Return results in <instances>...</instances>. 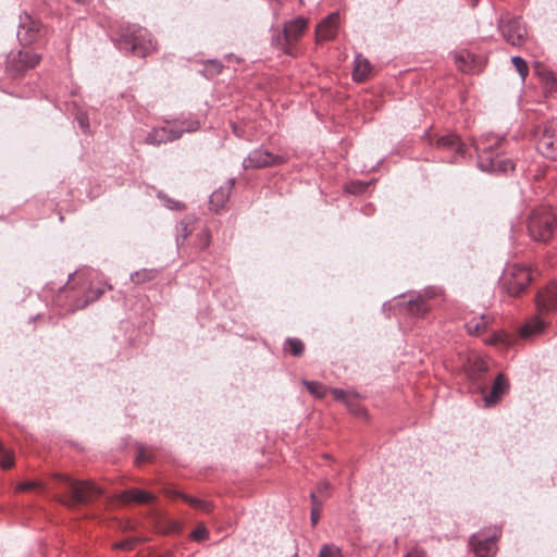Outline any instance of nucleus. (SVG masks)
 <instances>
[{
  "instance_id": "1",
  "label": "nucleus",
  "mask_w": 557,
  "mask_h": 557,
  "mask_svg": "<svg viewBox=\"0 0 557 557\" xmlns=\"http://www.w3.org/2000/svg\"><path fill=\"white\" fill-rule=\"evenodd\" d=\"M54 478L67 490L66 495L58 496V500L70 508L87 504L102 494V490L89 481H77L65 474H55Z\"/></svg>"
},
{
  "instance_id": "2",
  "label": "nucleus",
  "mask_w": 557,
  "mask_h": 557,
  "mask_svg": "<svg viewBox=\"0 0 557 557\" xmlns=\"http://www.w3.org/2000/svg\"><path fill=\"white\" fill-rule=\"evenodd\" d=\"M115 46L121 51L132 52L138 57H145L156 49L147 29L134 25L122 28L115 40Z\"/></svg>"
},
{
  "instance_id": "3",
  "label": "nucleus",
  "mask_w": 557,
  "mask_h": 557,
  "mask_svg": "<svg viewBox=\"0 0 557 557\" xmlns=\"http://www.w3.org/2000/svg\"><path fill=\"white\" fill-rule=\"evenodd\" d=\"M556 226L557 216L547 207L534 209L528 218V233L535 242L547 243L553 237Z\"/></svg>"
},
{
  "instance_id": "4",
  "label": "nucleus",
  "mask_w": 557,
  "mask_h": 557,
  "mask_svg": "<svg viewBox=\"0 0 557 557\" xmlns=\"http://www.w3.org/2000/svg\"><path fill=\"white\" fill-rule=\"evenodd\" d=\"M531 281L532 274L530 269L517 263L508 265L500 277L502 286L509 296L520 295L525 290Z\"/></svg>"
},
{
  "instance_id": "5",
  "label": "nucleus",
  "mask_w": 557,
  "mask_h": 557,
  "mask_svg": "<svg viewBox=\"0 0 557 557\" xmlns=\"http://www.w3.org/2000/svg\"><path fill=\"white\" fill-rule=\"evenodd\" d=\"M498 30L507 44L513 47H521L528 38V30L522 17L503 14L497 23Z\"/></svg>"
},
{
  "instance_id": "6",
  "label": "nucleus",
  "mask_w": 557,
  "mask_h": 557,
  "mask_svg": "<svg viewBox=\"0 0 557 557\" xmlns=\"http://www.w3.org/2000/svg\"><path fill=\"white\" fill-rule=\"evenodd\" d=\"M308 26L307 18L297 17L285 24L283 29V36L277 37L276 45L288 55L296 54L295 44L305 33Z\"/></svg>"
},
{
  "instance_id": "7",
  "label": "nucleus",
  "mask_w": 557,
  "mask_h": 557,
  "mask_svg": "<svg viewBox=\"0 0 557 557\" xmlns=\"http://www.w3.org/2000/svg\"><path fill=\"white\" fill-rule=\"evenodd\" d=\"M185 127L161 126L154 127L146 136L145 143L148 145L159 146L168 141L178 139L184 132H195L199 128L196 121L185 122Z\"/></svg>"
},
{
  "instance_id": "8",
  "label": "nucleus",
  "mask_w": 557,
  "mask_h": 557,
  "mask_svg": "<svg viewBox=\"0 0 557 557\" xmlns=\"http://www.w3.org/2000/svg\"><path fill=\"white\" fill-rule=\"evenodd\" d=\"M47 34V28L41 24V22L28 13H23L20 15V23L17 27V39L24 45H32L38 41Z\"/></svg>"
},
{
  "instance_id": "9",
  "label": "nucleus",
  "mask_w": 557,
  "mask_h": 557,
  "mask_svg": "<svg viewBox=\"0 0 557 557\" xmlns=\"http://www.w3.org/2000/svg\"><path fill=\"white\" fill-rule=\"evenodd\" d=\"M41 57L32 50L11 52L7 60V70L13 76H20L29 69L35 67Z\"/></svg>"
},
{
  "instance_id": "10",
  "label": "nucleus",
  "mask_w": 557,
  "mask_h": 557,
  "mask_svg": "<svg viewBox=\"0 0 557 557\" xmlns=\"http://www.w3.org/2000/svg\"><path fill=\"white\" fill-rule=\"evenodd\" d=\"M281 154L271 152L269 149L259 147L253 149L243 161L244 170H256L269 166H276L285 162Z\"/></svg>"
},
{
  "instance_id": "11",
  "label": "nucleus",
  "mask_w": 557,
  "mask_h": 557,
  "mask_svg": "<svg viewBox=\"0 0 557 557\" xmlns=\"http://www.w3.org/2000/svg\"><path fill=\"white\" fill-rule=\"evenodd\" d=\"M500 531L495 529L491 534L476 533L471 536L470 545L476 557H494L497 552L496 541Z\"/></svg>"
},
{
  "instance_id": "12",
  "label": "nucleus",
  "mask_w": 557,
  "mask_h": 557,
  "mask_svg": "<svg viewBox=\"0 0 557 557\" xmlns=\"http://www.w3.org/2000/svg\"><path fill=\"white\" fill-rule=\"evenodd\" d=\"M480 169L485 172H500L507 173L515 169L513 162L500 156V152L496 153L494 158L486 154L480 156Z\"/></svg>"
},
{
  "instance_id": "13",
  "label": "nucleus",
  "mask_w": 557,
  "mask_h": 557,
  "mask_svg": "<svg viewBox=\"0 0 557 557\" xmlns=\"http://www.w3.org/2000/svg\"><path fill=\"white\" fill-rule=\"evenodd\" d=\"M537 148L546 158H557V126L550 125L544 128Z\"/></svg>"
},
{
  "instance_id": "14",
  "label": "nucleus",
  "mask_w": 557,
  "mask_h": 557,
  "mask_svg": "<svg viewBox=\"0 0 557 557\" xmlns=\"http://www.w3.org/2000/svg\"><path fill=\"white\" fill-rule=\"evenodd\" d=\"M503 141L504 139L502 137L494 134H488L480 138V140L475 143L478 162L480 163L481 154H486L491 158H494V156L499 152V148Z\"/></svg>"
},
{
  "instance_id": "15",
  "label": "nucleus",
  "mask_w": 557,
  "mask_h": 557,
  "mask_svg": "<svg viewBox=\"0 0 557 557\" xmlns=\"http://www.w3.org/2000/svg\"><path fill=\"white\" fill-rule=\"evenodd\" d=\"M339 14L332 13L325 17L315 28L317 41L331 40L336 36Z\"/></svg>"
},
{
  "instance_id": "16",
  "label": "nucleus",
  "mask_w": 557,
  "mask_h": 557,
  "mask_svg": "<svg viewBox=\"0 0 557 557\" xmlns=\"http://www.w3.org/2000/svg\"><path fill=\"white\" fill-rule=\"evenodd\" d=\"M436 147L443 150L455 151L456 154L449 160L450 163L456 162L458 156H465L467 151L466 145L455 134H447L441 136L436 140Z\"/></svg>"
},
{
  "instance_id": "17",
  "label": "nucleus",
  "mask_w": 557,
  "mask_h": 557,
  "mask_svg": "<svg viewBox=\"0 0 557 557\" xmlns=\"http://www.w3.org/2000/svg\"><path fill=\"white\" fill-rule=\"evenodd\" d=\"M536 307L540 312H548L557 308V286H549L539 290Z\"/></svg>"
},
{
  "instance_id": "18",
  "label": "nucleus",
  "mask_w": 557,
  "mask_h": 557,
  "mask_svg": "<svg viewBox=\"0 0 557 557\" xmlns=\"http://www.w3.org/2000/svg\"><path fill=\"white\" fill-rule=\"evenodd\" d=\"M508 388V382L506 381L504 374L499 373L493 383L490 394H487L484 397L485 406L491 407L497 404L500 400V398L507 393Z\"/></svg>"
},
{
  "instance_id": "19",
  "label": "nucleus",
  "mask_w": 557,
  "mask_h": 557,
  "mask_svg": "<svg viewBox=\"0 0 557 557\" xmlns=\"http://www.w3.org/2000/svg\"><path fill=\"white\" fill-rule=\"evenodd\" d=\"M235 184V180L231 178L227 181L225 186L215 189L210 196V207L212 210L218 212L222 209L230 198L231 190Z\"/></svg>"
},
{
  "instance_id": "20",
  "label": "nucleus",
  "mask_w": 557,
  "mask_h": 557,
  "mask_svg": "<svg viewBox=\"0 0 557 557\" xmlns=\"http://www.w3.org/2000/svg\"><path fill=\"white\" fill-rule=\"evenodd\" d=\"M371 72V64L362 54H357L355 58V67L352 77L356 82H363L368 78Z\"/></svg>"
},
{
  "instance_id": "21",
  "label": "nucleus",
  "mask_w": 557,
  "mask_h": 557,
  "mask_svg": "<svg viewBox=\"0 0 557 557\" xmlns=\"http://www.w3.org/2000/svg\"><path fill=\"white\" fill-rule=\"evenodd\" d=\"M122 498L124 502L148 504L154 499V496L144 490L131 488L123 493Z\"/></svg>"
},
{
  "instance_id": "22",
  "label": "nucleus",
  "mask_w": 557,
  "mask_h": 557,
  "mask_svg": "<svg viewBox=\"0 0 557 557\" xmlns=\"http://www.w3.org/2000/svg\"><path fill=\"white\" fill-rule=\"evenodd\" d=\"M545 324L539 317H532L520 327V336L523 338H529L535 334L542 333Z\"/></svg>"
},
{
  "instance_id": "23",
  "label": "nucleus",
  "mask_w": 557,
  "mask_h": 557,
  "mask_svg": "<svg viewBox=\"0 0 557 557\" xmlns=\"http://www.w3.org/2000/svg\"><path fill=\"white\" fill-rule=\"evenodd\" d=\"M488 318L482 314L480 318H473L466 323V329L469 334L478 335L487 330Z\"/></svg>"
},
{
  "instance_id": "24",
  "label": "nucleus",
  "mask_w": 557,
  "mask_h": 557,
  "mask_svg": "<svg viewBox=\"0 0 557 557\" xmlns=\"http://www.w3.org/2000/svg\"><path fill=\"white\" fill-rule=\"evenodd\" d=\"M408 305L410 312L417 317H424L430 309L424 299L422 298V296L420 295L414 299H410L408 301Z\"/></svg>"
},
{
  "instance_id": "25",
  "label": "nucleus",
  "mask_w": 557,
  "mask_h": 557,
  "mask_svg": "<svg viewBox=\"0 0 557 557\" xmlns=\"http://www.w3.org/2000/svg\"><path fill=\"white\" fill-rule=\"evenodd\" d=\"M331 393L335 399L344 401L349 407V409L354 411L356 414L364 413L362 409L355 408V405L352 404L348 392L341 388H332Z\"/></svg>"
},
{
  "instance_id": "26",
  "label": "nucleus",
  "mask_w": 557,
  "mask_h": 557,
  "mask_svg": "<svg viewBox=\"0 0 557 557\" xmlns=\"http://www.w3.org/2000/svg\"><path fill=\"white\" fill-rule=\"evenodd\" d=\"M158 271L154 269H141L131 275V280L135 284H143L145 282L152 281L157 277Z\"/></svg>"
},
{
  "instance_id": "27",
  "label": "nucleus",
  "mask_w": 557,
  "mask_h": 557,
  "mask_svg": "<svg viewBox=\"0 0 557 557\" xmlns=\"http://www.w3.org/2000/svg\"><path fill=\"white\" fill-rule=\"evenodd\" d=\"M302 384L315 398H324L327 393V387L320 382L304 380Z\"/></svg>"
},
{
  "instance_id": "28",
  "label": "nucleus",
  "mask_w": 557,
  "mask_h": 557,
  "mask_svg": "<svg viewBox=\"0 0 557 557\" xmlns=\"http://www.w3.org/2000/svg\"><path fill=\"white\" fill-rule=\"evenodd\" d=\"M511 63L521 77V81L524 82L529 74V67L525 60L519 55H516L511 58Z\"/></svg>"
},
{
  "instance_id": "29",
  "label": "nucleus",
  "mask_w": 557,
  "mask_h": 557,
  "mask_svg": "<svg viewBox=\"0 0 557 557\" xmlns=\"http://www.w3.org/2000/svg\"><path fill=\"white\" fill-rule=\"evenodd\" d=\"M285 349H288L293 356H300L305 346L298 338H287L285 342Z\"/></svg>"
},
{
  "instance_id": "30",
  "label": "nucleus",
  "mask_w": 557,
  "mask_h": 557,
  "mask_svg": "<svg viewBox=\"0 0 557 557\" xmlns=\"http://www.w3.org/2000/svg\"><path fill=\"white\" fill-rule=\"evenodd\" d=\"M470 58L469 53H457L455 54V62L457 67L466 73H469L472 71V65L468 62V59Z\"/></svg>"
},
{
  "instance_id": "31",
  "label": "nucleus",
  "mask_w": 557,
  "mask_h": 557,
  "mask_svg": "<svg viewBox=\"0 0 557 557\" xmlns=\"http://www.w3.org/2000/svg\"><path fill=\"white\" fill-rule=\"evenodd\" d=\"M318 557H342V550L333 544H325L321 547Z\"/></svg>"
},
{
  "instance_id": "32",
  "label": "nucleus",
  "mask_w": 557,
  "mask_h": 557,
  "mask_svg": "<svg viewBox=\"0 0 557 557\" xmlns=\"http://www.w3.org/2000/svg\"><path fill=\"white\" fill-rule=\"evenodd\" d=\"M76 121L79 125V127L83 129V132L87 133L89 132V117H88V114L86 112H78L76 114Z\"/></svg>"
},
{
  "instance_id": "33",
  "label": "nucleus",
  "mask_w": 557,
  "mask_h": 557,
  "mask_svg": "<svg viewBox=\"0 0 557 557\" xmlns=\"http://www.w3.org/2000/svg\"><path fill=\"white\" fill-rule=\"evenodd\" d=\"M198 248L203 250L210 245V234L208 231L203 230L198 235Z\"/></svg>"
},
{
  "instance_id": "34",
  "label": "nucleus",
  "mask_w": 557,
  "mask_h": 557,
  "mask_svg": "<svg viewBox=\"0 0 557 557\" xmlns=\"http://www.w3.org/2000/svg\"><path fill=\"white\" fill-rule=\"evenodd\" d=\"M137 537H128L126 540L115 543L114 547L119 549H132L137 543Z\"/></svg>"
},
{
  "instance_id": "35",
  "label": "nucleus",
  "mask_w": 557,
  "mask_h": 557,
  "mask_svg": "<svg viewBox=\"0 0 557 557\" xmlns=\"http://www.w3.org/2000/svg\"><path fill=\"white\" fill-rule=\"evenodd\" d=\"M208 536H209V532L203 525L198 527L191 533V537L195 541H203V540L208 539Z\"/></svg>"
},
{
  "instance_id": "36",
  "label": "nucleus",
  "mask_w": 557,
  "mask_h": 557,
  "mask_svg": "<svg viewBox=\"0 0 557 557\" xmlns=\"http://www.w3.org/2000/svg\"><path fill=\"white\" fill-rule=\"evenodd\" d=\"M137 462H143V461H149L151 460V455L148 453V450L140 446L138 447V454H137Z\"/></svg>"
},
{
  "instance_id": "37",
  "label": "nucleus",
  "mask_w": 557,
  "mask_h": 557,
  "mask_svg": "<svg viewBox=\"0 0 557 557\" xmlns=\"http://www.w3.org/2000/svg\"><path fill=\"white\" fill-rule=\"evenodd\" d=\"M310 499H311V503H312V509L321 510L322 505H323V498L322 497L319 498L318 494L315 492H311L310 493Z\"/></svg>"
},
{
  "instance_id": "38",
  "label": "nucleus",
  "mask_w": 557,
  "mask_h": 557,
  "mask_svg": "<svg viewBox=\"0 0 557 557\" xmlns=\"http://www.w3.org/2000/svg\"><path fill=\"white\" fill-rule=\"evenodd\" d=\"M310 499H311V503H312V509L321 510L322 505H323V498L322 497L319 498L318 494L315 492H311L310 493Z\"/></svg>"
},
{
  "instance_id": "39",
  "label": "nucleus",
  "mask_w": 557,
  "mask_h": 557,
  "mask_svg": "<svg viewBox=\"0 0 557 557\" xmlns=\"http://www.w3.org/2000/svg\"><path fill=\"white\" fill-rule=\"evenodd\" d=\"M103 293V290L101 289H98V290H90L89 294L87 295V299L85 300V302L79 307V308H84L85 306H87L89 302H92L94 300L98 299V297Z\"/></svg>"
},
{
  "instance_id": "40",
  "label": "nucleus",
  "mask_w": 557,
  "mask_h": 557,
  "mask_svg": "<svg viewBox=\"0 0 557 557\" xmlns=\"http://www.w3.org/2000/svg\"><path fill=\"white\" fill-rule=\"evenodd\" d=\"M330 490V484L326 481H322L319 483L317 487V494H319L322 498L327 496V492Z\"/></svg>"
},
{
  "instance_id": "41",
  "label": "nucleus",
  "mask_w": 557,
  "mask_h": 557,
  "mask_svg": "<svg viewBox=\"0 0 557 557\" xmlns=\"http://www.w3.org/2000/svg\"><path fill=\"white\" fill-rule=\"evenodd\" d=\"M37 486H39L38 482L28 481V482L21 483L18 485L17 490L18 491H29V490L36 488Z\"/></svg>"
},
{
  "instance_id": "42",
  "label": "nucleus",
  "mask_w": 557,
  "mask_h": 557,
  "mask_svg": "<svg viewBox=\"0 0 557 557\" xmlns=\"http://www.w3.org/2000/svg\"><path fill=\"white\" fill-rule=\"evenodd\" d=\"M404 557H425V552L419 547H413Z\"/></svg>"
},
{
  "instance_id": "43",
  "label": "nucleus",
  "mask_w": 557,
  "mask_h": 557,
  "mask_svg": "<svg viewBox=\"0 0 557 557\" xmlns=\"http://www.w3.org/2000/svg\"><path fill=\"white\" fill-rule=\"evenodd\" d=\"M182 498L188 503L190 506L195 507V508H198V505H200V500L199 498H196V497H191V496H188V495H185V494H182L181 495Z\"/></svg>"
},
{
  "instance_id": "44",
  "label": "nucleus",
  "mask_w": 557,
  "mask_h": 557,
  "mask_svg": "<svg viewBox=\"0 0 557 557\" xmlns=\"http://www.w3.org/2000/svg\"><path fill=\"white\" fill-rule=\"evenodd\" d=\"M12 466H13V458L10 455H5L0 461V467L3 469H9Z\"/></svg>"
},
{
  "instance_id": "45",
  "label": "nucleus",
  "mask_w": 557,
  "mask_h": 557,
  "mask_svg": "<svg viewBox=\"0 0 557 557\" xmlns=\"http://www.w3.org/2000/svg\"><path fill=\"white\" fill-rule=\"evenodd\" d=\"M205 512H210L213 509V504L208 500H200V505H198V508Z\"/></svg>"
},
{
  "instance_id": "46",
  "label": "nucleus",
  "mask_w": 557,
  "mask_h": 557,
  "mask_svg": "<svg viewBox=\"0 0 557 557\" xmlns=\"http://www.w3.org/2000/svg\"><path fill=\"white\" fill-rule=\"evenodd\" d=\"M320 517H321V510L311 508L310 520H311V523L313 527L318 524Z\"/></svg>"
},
{
  "instance_id": "47",
  "label": "nucleus",
  "mask_w": 557,
  "mask_h": 557,
  "mask_svg": "<svg viewBox=\"0 0 557 557\" xmlns=\"http://www.w3.org/2000/svg\"><path fill=\"white\" fill-rule=\"evenodd\" d=\"M180 530H181V524H180V522H177V521H171V522H170V527H169L168 532H170V533H176V532H180Z\"/></svg>"
},
{
  "instance_id": "48",
  "label": "nucleus",
  "mask_w": 557,
  "mask_h": 557,
  "mask_svg": "<svg viewBox=\"0 0 557 557\" xmlns=\"http://www.w3.org/2000/svg\"><path fill=\"white\" fill-rule=\"evenodd\" d=\"M166 207L170 209H176L180 210L183 208V205L181 202L174 201V200H168Z\"/></svg>"
},
{
  "instance_id": "49",
  "label": "nucleus",
  "mask_w": 557,
  "mask_h": 557,
  "mask_svg": "<svg viewBox=\"0 0 557 557\" xmlns=\"http://www.w3.org/2000/svg\"><path fill=\"white\" fill-rule=\"evenodd\" d=\"M188 235H189V232L187 230V225L182 223V237H183V239H186Z\"/></svg>"
},
{
  "instance_id": "50",
  "label": "nucleus",
  "mask_w": 557,
  "mask_h": 557,
  "mask_svg": "<svg viewBox=\"0 0 557 557\" xmlns=\"http://www.w3.org/2000/svg\"><path fill=\"white\" fill-rule=\"evenodd\" d=\"M479 369H480L481 371H486V370H487V366H486V363H485V362H483V361H481V362H480V367H479Z\"/></svg>"
},
{
  "instance_id": "51",
  "label": "nucleus",
  "mask_w": 557,
  "mask_h": 557,
  "mask_svg": "<svg viewBox=\"0 0 557 557\" xmlns=\"http://www.w3.org/2000/svg\"><path fill=\"white\" fill-rule=\"evenodd\" d=\"M292 557H298V555H297V554H294Z\"/></svg>"
}]
</instances>
